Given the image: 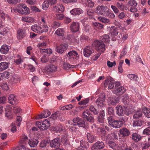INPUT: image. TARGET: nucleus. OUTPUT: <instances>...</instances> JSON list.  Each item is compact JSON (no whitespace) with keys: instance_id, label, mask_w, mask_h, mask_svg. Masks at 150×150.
Returning a JSON list of instances; mask_svg holds the SVG:
<instances>
[{"instance_id":"obj_47","label":"nucleus","mask_w":150,"mask_h":150,"mask_svg":"<svg viewBox=\"0 0 150 150\" xmlns=\"http://www.w3.org/2000/svg\"><path fill=\"white\" fill-rule=\"evenodd\" d=\"M71 126L69 127L70 129L73 132H76L79 130L78 128L77 127V125L75 123H74Z\"/></svg>"},{"instance_id":"obj_64","label":"nucleus","mask_w":150,"mask_h":150,"mask_svg":"<svg viewBox=\"0 0 150 150\" xmlns=\"http://www.w3.org/2000/svg\"><path fill=\"white\" fill-rule=\"evenodd\" d=\"M87 13L90 18H92L93 16L94 12L92 10H88L87 11Z\"/></svg>"},{"instance_id":"obj_54","label":"nucleus","mask_w":150,"mask_h":150,"mask_svg":"<svg viewBox=\"0 0 150 150\" xmlns=\"http://www.w3.org/2000/svg\"><path fill=\"white\" fill-rule=\"evenodd\" d=\"M90 110L95 115H97L98 113V111L94 107L93 105L90 106L89 108Z\"/></svg>"},{"instance_id":"obj_58","label":"nucleus","mask_w":150,"mask_h":150,"mask_svg":"<svg viewBox=\"0 0 150 150\" xmlns=\"http://www.w3.org/2000/svg\"><path fill=\"white\" fill-rule=\"evenodd\" d=\"M142 125L141 121L136 120L134 121L133 123V125L134 127L140 126Z\"/></svg>"},{"instance_id":"obj_23","label":"nucleus","mask_w":150,"mask_h":150,"mask_svg":"<svg viewBox=\"0 0 150 150\" xmlns=\"http://www.w3.org/2000/svg\"><path fill=\"white\" fill-rule=\"evenodd\" d=\"M96 102L98 108H101L105 105L104 98H99L96 100Z\"/></svg>"},{"instance_id":"obj_15","label":"nucleus","mask_w":150,"mask_h":150,"mask_svg":"<svg viewBox=\"0 0 150 150\" xmlns=\"http://www.w3.org/2000/svg\"><path fill=\"white\" fill-rule=\"evenodd\" d=\"M67 44H65L61 45L57 47L56 51L60 54H62L64 51L66 50L68 47Z\"/></svg>"},{"instance_id":"obj_57","label":"nucleus","mask_w":150,"mask_h":150,"mask_svg":"<svg viewBox=\"0 0 150 150\" xmlns=\"http://www.w3.org/2000/svg\"><path fill=\"white\" fill-rule=\"evenodd\" d=\"M128 4L131 6L135 7L137 5V2L134 0L129 1L128 3Z\"/></svg>"},{"instance_id":"obj_31","label":"nucleus","mask_w":150,"mask_h":150,"mask_svg":"<svg viewBox=\"0 0 150 150\" xmlns=\"http://www.w3.org/2000/svg\"><path fill=\"white\" fill-rule=\"evenodd\" d=\"M84 4H85L86 6L90 8H92L94 5V3L91 0H81Z\"/></svg>"},{"instance_id":"obj_10","label":"nucleus","mask_w":150,"mask_h":150,"mask_svg":"<svg viewBox=\"0 0 150 150\" xmlns=\"http://www.w3.org/2000/svg\"><path fill=\"white\" fill-rule=\"evenodd\" d=\"M73 121L74 123H75L79 127H84L85 126V121L79 117L74 118Z\"/></svg>"},{"instance_id":"obj_29","label":"nucleus","mask_w":150,"mask_h":150,"mask_svg":"<svg viewBox=\"0 0 150 150\" xmlns=\"http://www.w3.org/2000/svg\"><path fill=\"white\" fill-rule=\"evenodd\" d=\"M38 143V140L35 139H30L28 142L30 146L31 147H35L37 145Z\"/></svg>"},{"instance_id":"obj_33","label":"nucleus","mask_w":150,"mask_h":150,"mask_svg":"<svg viewBox=\"0 0 150 150\" xmlns=\"http://www.w3.org/2000/svg\"><path fill=\"white\" fill-rule=\"evenodd\" d=\"M15 59L14 62L17 65L21 64L23 62V59L22 58L21 56L17 54L15 56Z\"/></svg>"},{"instance_id":"obj_53","label":"nucleus","mask_w":150,"mask_h":150,"mask_svg":"<svg viewBox=\"0 0 150 150\" xmlns=\"http://www.w3.org/2000/svg\"><path fill=\"white\" fill-rule=\"evenodd\" d=\"M1 74L3 79H8L9 77L10 73L8 71H5Z\"/></svg>"},{"instance_id":"obj_45","label":"nucleus","mask_w":150,"mask_h":150,"mask_svg":"<svg viewBox=\"0 0 150 150\" xmlns=\"http://www.w3.org/2000/svg\"><path fill=\"white\" fill-rule=\"evenodd\" d=\"M101 39L103 42H108L110 41V38L107 35H104L102 36Z\"/></svg>"},{"instance_id":"obj_16","label":"nucleus","mask_w":150,"mask_h":150,"mask_svg":"<svg viewBox=\"0 0 150 150\" xmlns=\"http://www.w3.org/2000/svg\"><path fill=\"white\" fill-rule=\"evenodd\" d=\"M123 119H120L119 121L114 120L113 121L111 126L115 128H118L123 125Z\"/></svg>"},{"instance_id":"obj_50","label":"nucleus","mask_w":150,"mask_h":150,"mask_svg":"<svg viewBox=\"0 0 150 150\" xmlns=\"http://www.w3.org/2000/svg\"><path fill=\"white\" fill-rule=\"evenodd\" d=\"M46 43L42 42L39 43L37 45V47L40 50V52H41V51L42 49H45V48L46 47Z\"/></svg>"},{"instance_id":"obj_14","label":"nucleus","mask_w":150,"mask_h":150,"mask_svg":"<svg viewBox=\"0 0 150 150\" xmlns=\"http://www.w3.org/2000/svg\"><path fill=\"white\" fill-rule=\"evenodd\" d=\"M59 139L56 138L50 142V146L52 148H57L60 146Z\"/></svg>"},{"instance_id":"obj_32","label":"nucleus","mask_w":150,"mask_h":150,"mask_svg":"<svg viewBox=\"0 0 150 150\" xmlns=\"http://www.w3.org/2000/svg\"><path fill=\"white\" fill-rule=\"evenodd\" d=\"M120 132L121 135L124 137L128 136L130 133L129 131L126 128H123L120 129Z\"/></svg>"},{"instance_id":"obj_49","label":"nucleus","mask_w":150,"mask_h":150,"mask_svg":"<svg viewBox=\"0 0 150 150\" xmlns=\"http://www.w3.org/2000/svg\"><path fill=\"white\" fill-rule=\"evenodd\" d=\"M127 76L131 80L136 81L138 78L137 76L134 74H129L127 75Z\"/></svg>"},{"instance_id":"obj_36","label":"nucleus","mask_w":150,"mask_h":150,"mask_svg":"<svg viewBox=\"0 0 150 150\" xmlns=\"http://www.w3.org/2000/svg\"><path fill=\"white\" fill-rule=\"evenodd\" d=\"M64 127L62 125H59L55 126L53 129V130L56 132H61L64 129Z\"/></svg>"},{"instance_id":"obj_4","label":"nucleus","mask_w":150,"mask_h":150,"mask_svg":"<svg viewBox=\"0 0 150 150\" xmlns=\"http://www.w3.org/2000/svg\"><path fill=\"white\" fill-rule=\"evenodd\" d=\"M109 11V9L106 6H98L96 9V12L99 15H105Z\"/></svg>"},{"instance_id":"obj_46","label":"nucleus","mask_w":150,"mask_h":150,"mask_svg":"<svg viewBox=\"0 0 150 150\" xmlns=\"http://www.w3.org/2000/svg\"><path fill=\"white\" fill-rule=\"evenodd\" d=\"M143 112L145 116L148 117H150V111L147 108L144 107L143 109Z\"/></svg>"},{"instance_id":"obj_13","label":"nucleus","mask_w":150,"mask_h":150,"mask_svg":"<svg viewBox=\"0 0 150 150\" xmlns=\"http://www.w3.org/2000/svg\"><path fill=\"white\" fill-rule=\"evenodd\" d=\"M93 52V50L89 46L85 47L83 49V53L84 55L86 57H89Z\"/></svg>"},{"instance_id":"obj_26","label":"nucleus","mask_w":150,"mask_h":150,"mask_svg":"<svg viewBox=\"0 0 150 150\" xmlns=\"http://www.w3.org/2000/svg\"><path fill=\"white\" fill-rule=\"evenodd\" d=\"M70 13L71 15L76 16L82 13L83 11L81 8H75L71 10Z\"/></svg>"},{"instance_id":"obj_2","label":"nucleus","mask_w":150,"mask_h":150,"mask_svg":"<svg viewBox=\"0 0 150 150\" xmlns=\"http://www.w3.org/2000/svg\"><path fill=\"white\" fill-rule=\"evenodd\" d=\"M50 120L47 119L44 120L42 122H37L36 125L41 130H44L48 128L50 126Z\"/></svg>"},{"instance_id":"obj_63","label":"nucleus","mask_w":150,"mask_h":150,"mask_svg":"<svg viewBox=\"0 0 150 150\" xmlns=\"http://www.w3.org/2000/svg\"><path fill=\"white\" fill-rule=\"evenodd\" d=\"M28 69L31 72H33L35 71V68L31 64H29L27 65Z\"/></svg>"},{"instance_id":"obj_51","label":"nucleus","mask_w":150,"mask_h":150,"mask_svg":"<svg viewBox=\"0 0 150 150\" xmlns=\"http://www.w3.org/2000/svg\"><path fill=\"white\" fill-rule=\"evenodd\" d=\"M49 3L48 1H45L42 4V9L45 10H46L49 7Z\"/></svg>"},{"instance_id":"obj_11","label":"nucleus","mask_w":150,"mask_h":150,"mask_svg":"<svg viewBox=\"0 0 150 150\" xmlns=\"http://www.w3.org/2000/svg\"><path fill=\"white\" fill-rule=\"evenodd\" d=\"M70 30L72 32H76L78 31L79 29V24L77 22H72L70 27Z\"/></svg>"},{"instance_id":"obj_44","label":"nucleus","mask_w":150,"mask_h":150,"mask_svg":"<svg viewBox=\"0 0 150 150\" xmlns=\"http://www.w3.org/2000/svg\"><path fill=\"white\" fill-rule=\"evenodd\" d=\"M87 139L89 142L91 143L93 142L94 140V136L91 133H88L87 134Z\"/></svg>"},{"instance_id":"obj_3","label":"nucleus","mask_w":150,"mask_h":150,"mask_svg":"<svg viewBox=\"0 0 150 150\" xmlns=\"http://www.w3.org/2000/svg\"><path fill=\"white\" fill-rule=\"evenodd\" d=\"M114 83L115 86L114 89L112 91L113 93L116 95H120L125 92L126 90L123 86H120V83L119 82H116Z\"/></svg>"},{"instance_id":"obj_56","label":"nucleus","mask_w":150,"mask_h":150,"mask_svg":"<svg viewBox=\"0 0 150 150\" xmlns=\"http://www.w3.org/2000/svg\"><path fill=\"white\" fill-rule=\"evenodd\" d=\"M1 87L3 90L5 91L8 90L9 89V87L7 83H3L1 85Z\"/></svg>"},{"instance_id":"obj_62","label":"nucleus","mask_w":150,"mask_h":150,"mask_svg":"<svg viewBox=\"0 0 150 150\" xmlns=\"http://www.w3.org/2000/svg\"><path fill=\"white\" fill-rule=\"evenodd\" d=\"M143 134L146 135H150V127H148L144 129L143 131Z\"/></svg>"},{"instance_id":"obj_37","label":"nucleus","mask_w":150,"mask_h":150,"mask_svg":"<svg viewBox=\"0 0 150 150\" xmlns=\"http://www.w3.org/2000/svg\"><path fill=\"white\" fill-rule=\"evenodd\" d=\"M132 136V139L136 142L138 141L141 139V136L136 133H133Z\"/></svg>"},{"instance_id":"obj_42","label":"nucleus","mask_w":150,"mask_h":150,"mask_svg":"<svg viewBox=\"0 0 150 150\" xmlns=\"http://www.w3.org/2000/svg\"><path fill=\"white\" fill-rule=\"evenodd\" d=\"M108 100L110 103L112 105H115L119 101L118 99L116 98H109Z\"/></svg>"},{"instance_id":"obj_19","label":"nucleus","mask_w":150,"mask_h":150,"mask_svg":"<svg viewBox=\"0 0 150 150\" xmlns=\"http://www.w3.org/2000/svg\"><path fill=\"white\" fill-rule=\"evenodd\" d=\"M88 143L83 140L80 141V146L78 147V150H87L88 147Z\"/></svg>"},{"instance_id":"obj_38","label":"nucleus","mask_w":150,"mask_h":150,"mask_svg":"<svg viewBox=\"0 0 150 150\" xmlns=\"http://www.w3.org/2000/svg\"><path fill=\"white\" fill-rule=\"evenodd\" d=\"M105 115L104 111L102 110L100 113L98 117V121L99 122L103 123L104 122V117Z\"/></svg>"},{"instance_id":"obj_22","label":"nucleus","mask_w":150,"mask_h":150,"mask_svg":"<svg viewBox=\"0 0 150 150\" xmlns=\"http://www.w3.org/2000/svg\"><path fill=\"white\" fill-rule=\"evenodd\" d=\"M10 48V46L6 44H4L1 46L0 51L2 54H6L8 52Z\"/></svg>"},{"instance_id":"obj_59","label":"nucleus","mask_w":150,"mask_h":150,"mask_svg":"<svg viewBox=\"0 0 150 150\" xmlns=\"http://www.w3.org/2000/svg\"><path fill=\"white\" fill-rule=\"evenodd\" d=\"M57 115L56 114H52L51 115V117H50L48 118L47 119L49 120H50V122H52V121L53 120L57 119Z\"/></svg>"},{"instance_id":"obj_17","label":"nucleus","mask_w":150,"mask_h":150,"mask_svg":"<svg viewBox=\"0 0 150 150\" xmlns=\"http://www.w3.org/2000/svg\"><path fill=\"white\" fill-rule=\"evenodd\" d=\"M109 147L114 150H120L122 149V147L119 146L118 144L111 141L108 142Z\"/></svg>"},{"instance_id":"obj_61","label":"nucleus","mask_w":150,"mask_h":150,"mask_svg":"<svg viewBox=\"0 0 150 150\" xmlns=\"http://www.w3.org/2000/svg\"><path fill=\"white\" fill-rule=\"evenodd\" d=\"M89 100V99L88 98H87L82 101H80L79 104L81 105H86L88 103Z\"/></svg>"},{"instance_id":"obj_52","label":"nucleus","mask_w":150,"mask_h":150,"mask_svg":"<svg viewBox=\"0 0 150 150\" xmlns=\"http://www.w3.org/2000/svg\"><path fill=\"white\" fill-rule=\"evenodd\" d=\"M55 17L57 20H61L64 18V16L62 13H57L56 14Z\"/></svg>"},{"instance_id":"obj_20","label":"nucleus","mask_w":150,"mask_h":150,"mask_svg":"<svg viewBox=\"0 0 150 150\" xmlns=\"http://www.w3.org/2000/svg\"><path fill=\"white\" fill-rule=\"evenodd\" d=\"M51 114L50 112L48 110H45L43 113L38 115L37 117V119H41L43 118L47 117Z\"/></svg>"},{"instance_id":"obj_8","label":"nucleus","mask_w":150,"mask_h":150,"mask_svg":"<svg viewBox=\"0 0 150 150\" xmlns=\"http://www.w3.org/2000/svg\"><path fill=\"white\" fill-rule=\"evenodd\" d=\"M107 29L109 31L110 33L112 36L115 37L117 36L118 34V28L114 26H107Z\"/></svg>"},{"instance_id":"obj_39","label":"nucleus","mask_w":150,"mask_h":150,"mask_svg":"<svg viewBox=\"0 0 150 150\" xmlns=\"http://www.w3.org/2000/svg\"><path fill=\"white\" fill-rule=\"evenodd\" d=\"M65 30L62 28H58L55 31V34L59 36H61L64 35L65 33Z\"/></svg>"},{"instance_id":"obj_40","label":"nucleus","mask_w":150,"mask_h":150,"mask_svg":"<svg viewBox=\"0 0 150 150\" xmlns=\"http://www.w3.org/2000/svg\"><path fill=\"white\" fill-rule=\"evenodd\" d=\"M40 26H41L42 33L43 32H47L48 31L49 27L46 24H40Z\"/></svg>"},{"instance_id":"obj_6","label":"nucleus","mask_w":150,"mask_h":150,"mask_svg":"<svg viewBox=\"0 0 150 150\" xmlns=\"http://www.w3.org/2000/svg\"><path fill=\"white\" fill-rule=\"evenodd\" d=\"M113 79L111 77H109L105 80V82L104 84L105 87H106L107 85H108V88L109 89H111L112 88H115V82H113Z\"/></svg>"},{"instance_id":"obj_30","label":"nucleus","mask_w":150,"mask_h":150,"mask_svg":"<svg viewBox=\"0 0 150 150\" xmlns=\"http://www.w3.org/2000/svg\"><path fill=\"white\" fill-rule=\"evenodd\" d=\"M8 63L3 62L0 63V72L6 69L8 66Z\"/></svg>"},{"instance_id":"obj_43","label":"nucleus","mask_w":150,"mask_h":150,"mask_svg":"<svg viewBox=\"0 0 150 150\" xmlns=\"http://www.w3.org/2000/svg\"><path fill=\"white\" fill-rule=\"evenodd\" d=\"M98 18L99 21L105 23H108L110 22V20L104 17L99 16L98 17Z\"/></svg>"},{"instance_id":"obj_35","label":"nucleus","mask_w":150,"mask_h":150,"mask_svg":"<svg viewBox=\"0 0 150 150\" xmlns=\"http://www.w3.org/2000/svg\"><path fill=\"white\" fill-rule=\"evenodd\" d=\"M28 139V137L25 134H23L19 141L21 145H24L26 144L27 141Z\"/></svg>"},{"instance_id":"obj_25","label":"nucleus","mask_w":150,"mask_h":150,"mask_svg":"<svg viewBox=\"0 0 150 150\" xmlns=\"http://www.w3.org/2000/svg\"><path fill=\"white\" fill-rule=\"evenodd\" d=\"M124 28L121 29L120 32V35L121 36V38L119 36V38L122 39V40L124 42L126 40L128 37V35L124 31Z\"/></svg>"},{"instance_id":"obj_21","label":"nucleus","mask_w":150,"mask_h":150,"mask_svg":"<svg viewBox=\"0 0 150 150\" xmlns=\"http://www.w3.org/2000/svg\"><path fill=\"white\" fill-rule=\"evenodd\" d=\"M22 7L23 8V11L19 10V13L22 14L28 15L30 13V11L29 8L25 4L22 5Z\"/></svg>"},{"instance_id":"obj_9","label":"nucleus","mask_w":150,"mask_h":150,"mask_svg":"<svg viewBox=\"0 0 150 150\" xmlns=\"http://www.w3.org/2000/svg\"><path fill=\"white\" fill-rule=\"evenodd\" d=\"M105 146L104 143L102 142L98 141L96 142L92 146V150H98L104 148Z\"/></svg>"},{"instance_id":"obj_27","label":"nucleus","mask_w":150,"mask_h":150,"mask_svg":"<svg viewBox=\"0 0 150 150\" xmlns=\"http://www.w3.org/2000/svg\"><path fill=\"white\" fill-rule=\"evenodd\" d=\"M57 67L53 65H49L46 66L45 69V71L48 72H55L57 70Z\"/></svg>"},{"instance_id":"obj_55","label":"nucleus","mask_w":150,"mask_h":150,"mask_svg":"<svg viewBox=\"0 0 150 150\" xmlns=\"http://www.w3.org/2000/svg\"><path fill=\"white\" fill-rule=\"evenodd\" d=\"M91 113L88 110H85L83 113L82 117L84 118H86L88 117L87 115H90Z\"/></svg>"},{"instance_id":"obj_12","label":"nucleus","mask_w":150,"mask_h":150,"mask_svg":"<svg viewBox=\"0 0 150 150\" xmlns=\"http://www.w3.org/2000/svg\"><path fill=\"white\" fill-rule=\"evenodd\" d=\"M8 102L9 103L15 105L18 102V100L16 96L14 94H11L8 98Z\"/></svg>"},{"instance_id":"obj_5","label":"nucleus","mask_w":150,"mask_h":150,"mask_svg":"<svg viewBox=\"0 0 150 150\" xmlns=\"http://www.w3.org/2000/svg\"><path fill=\"white\" fill-rule=\"evenodd\" d=\"M93 45L97 50L100 52H103L105 50V45L98 40H95L93 43Z\"/></svg>"},{"instance_id":"obj_48","label":"nucleus","mask_w":150,"mask_h":150,"mask_svg":"<svg viewBox=\"0 0 150 150\" xmlns=\"http://www.w3.org/2000/svg\"><path fill=\"white\" fill-rule=\"evenodd\" d=\"M142 116V112L141 111L138 110L136 112L134 115L133 117L135 119L139 118Z\"/></svg>"},{"instance_id":"obj_24","label":"nucleus","mask_w":150,"mask_h":150,"mask_svg":"<svg viewBox=\"0 0 150 150\" xmlns=\"http://www.w3.org/2000/svg\"><path fill=\"white\" fill-rule=\"evenodd\" d=\"M32 30L35 33H42V31L40 25L35 24L32 25L31 27Z\"/></svg>"},{"instance_id":"obj_1","label":"nucleus","mask_w":150,"mask_h":150,"mask_svg":"<svg viewBox=\"0 0 150 150\" xmlns=\"http://www.w3.org/2000/svg\"><path fill=\"white\" fill-rule=\"evenodd\" d=\"M100 132L99 134L102 140L105 141H109L112 139H116L117 136L115 133H112L110 134H108L107 137H105V131L104 129L100 128L99 129Z\"/></svg>"},{"instance_id":"obj_34","label":"nucleus","mask_w":150,"mask_h":150,"mask_svg":"<svg viewBox=\"0 0 150 150\" xmlns=\"http://www.w3.org/2000/svg\"><path fill=\"white\" fill-rule=\"evenodd\" d=\"M117 110V113L119 116H122L123 115V108L120 105H117L116 107Z\"/></svg>"},{"instance_id":"obj_18","label":"nucleus","mask_w":150,"mask_h":150,"mask_svg":"<svg viewBox=\"0 0 150 150\" xmlns=\"http://www.w3.org/2000/svg\"><path fill=\"white\" fill-rule=\"evenodd\" d=\"M26 35L25 30L23 29H19L17 31V38L18 39H21Z\"/></svg>"},{"instance_id":"obj_60","label":"nucleus","mask_w":150,"mask_h":150,"mask_svg":"<svg viewBox=\"0 0 150 150\" xmlns=\"http://www.w3.org/2000/svg\"><path fill=\"white\" fill-rule=\"evenodd\" d=\"M107 64L109 67H112L113 66H115L116 63L115 61L112 62L108 60L107 61Z\"/></svg>"},{"instance_id":"obj_28","label":"nucleus","mask_w":150,"mask_h":150,"mask_svg":"<svg viewBox=\"0 0 150 150\" xmlns=\"http://www.w3.org/2000/svg\"><path fill=\"white\" fill-rule=\"evenodd\" d=\"M21 20L23 22L28 23H32L34 21V19L32 17L28 16H24L22 17Z\"/></svg>"},{"instance_id":"obj_7","label":"nucleus","mask_w":150,"mask_h":150,"mask_svg":"<svg viewBox=\"0 0 150 150\" xmlns=\"http://www.w3.org/2000/svg\"><path fill=\"white\" fill-rule=\"evenodd\" d=\"M67 56L68 59H69L72 62L75 61L79 57L77 52L74 50L71 51L69 52L67 54Z\"/></svg>"},{"instance_id":"obj_41","label":"nucleus","mask_w":150,"mask_h":150,"mask_svg":"<svg viewBox=\"0 0 150 150\" xmlns=\"http://www.w3.org/2000/svg\"><path fill=\"white\" fill-rule=\"evenodd\" d=\"M53 9L55 11H64V8L63 5L57 4L54 7Z\"/></svg>"}]
</instances>
